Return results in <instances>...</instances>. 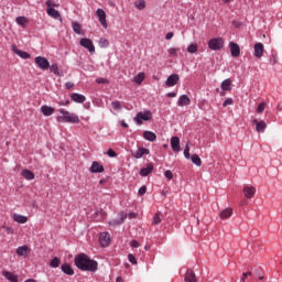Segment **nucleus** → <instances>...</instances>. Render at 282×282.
Segmentation results:
<instances>
[{
	"mask_svg": "<svg viewBox=\"0 0 282 282\" xmlns=\"http://www.w3.org/2000/svg\"><path fill=\"white\" fill-rule=\"evenodd\" d=\"M74 263L82 272H96L98 270V261L93 260L87 253H79L75 257Z\"/></svg>",
	"mask_w": 282,
	"mask_h": 282,
	"instance_id": "obj_1",
	"label": "nucleus"
},
{
	"mask_svg": "<svg viewBox=\"0 0 282 282\" xmlns=\"http://www.w3.org/2000/svg\"><path fill=\"white\" fill-rule=\"evenodd\" d=\"M59 113H62V116L57 117V122H69L70 124H78V122H80L77 115L70 113L65 109H59Z\"/></svg>",
	"mask_w": 282,
	"mask_h": 282,
	"instance_id": "obj_2",
	"label": "nucleus"
},
{
	"mask_svg": "<svg viewBox=\"0 0 282 282\" xmlns=\"http://www.w3.org/2000/svg\"><path fill=\"white\" fill-rule=\"evenodd\" d=\"M224 37H213L208 41V47L214 52H219V50H224Z\"/></svg>",
	"mask_w": 282,
	"mask_h": 282,
	"instance_id": "obj_3",
	"label": "nucleus"
},
{
	"mask_svg": "<svg viewBox=\"0 0 282 282\" xmlns=\"http://www.w3.org/2000/svg\"><path fill=\"white\" fill-rule=\"evenodd\" d=\"M151 116H153V113L150 110H147L144 112H138L134 117V122H137V124H142V120L147 122L151 120Z\"/></svg>",
	"mask_w": 282,
	"mask_h": 282,
	"instance_id": "obj_4",
	"label": "nucleus"
},
{
	"mask_svg": "<svg viewBox=\"0 0 282 282\" xmlns=\"http://www.w3.org/2000/svg\"><path fill=\"white\" fill-rule=\"evenodd\" d=\"M79 45H82V47H85V50H88L90 54H94L96 52V46H94V42H91L90 39H87V37L80 39Z\"/></svg>",
	"mask_w": 282,
	"mask_h": 282,
	"instance_id": "obj_5",
	"label": "nucleus"
},
{
	"mask_svg": "<svg viewBox=\"0 0 282 282\" xmlns=\"http://www.w3.org/2000/svg\"><path fill=\"white\" fill-rule=\"evenodd\" d=\"M96 14L99 19V23L102 25V28L105 30H107V28H109V25L107 24V13L105 12V10L97 9Z\"/></svg>",
	"mask_w": 282,
	"mask_h": 282,
	"instance_id": "obj_6",
	"label": "nucleus"
},
{
	"mask_svg": "<svg viewBox=\"0 0 282 282\" xmlns=\"http://www.w3.org/2000/svg\"><path fill=\"white\" fill-rule=\"evenodd\" d=\"M35 65H37V67H40V69L45 70L50 67V61H47L46 57L37 56V57H35Z\"/></svg>",
	"mask_w": 282,
	"mask_h": 282,
	"instance_id": "obj_7",
	"label": "nucleus"
},
{
	"mask_svg": "<svg viewBox=\"0 0 282 282\" xmlns=\"http://www.w3.org/2000/svg\"><path fill=\"white\" fill-rule=\"evenodd\" d=\"M229 50L234 58H238V56H241V47H239V44L235 42H229Z\"/></svg>",
	"mask_w": 282,
	"mask_h": 282,
	"instance_id": "obj_8",
	"label": "nucleus"
},
{
	"mask_svg": "<svg viewBox=\"0 0 282 282\" xmlns=\"http://www.w3.org/2000/svg\"><path fill=\"white\" fill-rule=\"evenodd\" d=\"M253 50H254L253 56H256V58H261L263 56V52H265V47L261 42L256 43L253 46Z\"/></svg>",
	"mask_w": 282,
	"mask_h": 282,
	"instance_id": "obj_9",
	"label": "nucleus"
},
{
	"mask_svg": "<svg viewBox=\"0 0 282 282\" xmlns=\"http://www.w3.org/2000/svg\"><path fill=\"white\" fill-rule=\"evenodd\" d=\"M242 193L247 199H252L257 193V188L254 186H245Z\"/></svg>",
	"mask_w": 282,
	"mask_h": 282,
	"instance_id": "obj_10",
	"label": "nucleus"
},
{
	"mask_svg": "<svg viewBox=\"0 0 282 282\" xmlns=\"http://www.w3.org/2000/svg\"><path fill=\"white\" fill-rule=\"evenodd\" d=\"M180 83V75L177 74H172L167 77L165 85L166 87H175Z\"/></svg>",
	"mask_w": 282,
	"mask_h": 282,
	"instance_id": "obj_11",
	"label": "nucleus"
},
{
	"mask_svg": "<svg viewBox=\"0 0 282 282\" xmlns=\"http://www.w3.org/2000/svg\"><path fill=\"white\" fill-rule=\"evenodd\" d=\"M111 242V238L109 232H101L99 236V243L102 248H107V246Z\"/></svg>",
	"mask_w": 282,
	"mask_h": 282,
	"instance_id": "obj_12",
	"label": "nucleus"
},
{
	"mask_svg": "<svg viewBox=\"0 0 282 282\" xmlns=\"http://www.w3.org/2000/svg\"><path fill=\"white\" fill-rule=\"evenodd\" d=\"M89 171L90 173H105V166H102V164L99 162L94 161L89 167Z\"/></svg>",
	"mask_w": 282,
	"mask_h": 282,
	"instance_id": "obj_13",
	"label": "nucleus"
},
{
	"mask_svg": "<svg viewBox=\"0 0 282 282\" xmlns=\"http://www.w3.org/2000/svg\"><path fill=\"white\" fill-rule=\"evenodd\" d=\"M46 13L48 17H52V19H55L56 21H63L61 12L54 8H47Z\"/></svg>",
	"mask_w": 282,
	"mask_h": 282,
	"instance_id": "obj_14",
	"label": "nucleus"
},
{
	"mask_svg": "<svg viewBox=\"0 0 282 282\" xmlns=\"http://www.w3.org/2000/svg\"><path fill=\"white\" fill-rule=\"evenodd\" d=\"M252 124H256V131L258 133H263V131H265L268 124L265 123V121H259L257 119L252 120Z\"/></svg>",
	"mask_w": 282,
	"mask_h": 282,
	"instance_id": "obj_15",
	"label": "nucleus"
},
{
	"mask_svg": "<svg viewBox=\"0 0 282 282\" xmlns=\"http://www.w3.org/2000/svg\"><path fill=\"white\" fill-rule=\"evenodd\" d=\"M2 276H4V279L10 282H19V276L10 271L3 270Z\"/></svg>",
	"mask_w": 282,
	"mask_h": 282,
	"instance_id": "obj_16",
	"label": "nucleus"
},
{
	"mask_svg": "<svg viewBox=\"0 0 282 282\" xmlns=\"http://www.w3.org/2000/svg\"><path fill=\"white\" fill-rule=\"evenodd\" d=\"M70 100H73V102H78L79 105H83V102H85L87 100V98L85 97V95H80L78 93H73L70 95Z\"/></svg>",
	"mask_w": 282,
	"mask_h": 282,
	"instance_id": "obj_17",
	"label": "nucleus"
},
{
	"mask_svg": "<svg viewBox=\"0 0 282 282\" xmlns=\"http://www.w3.org/2000/svg\"><path fill=\"white\" fill-rule=\"evenodd\" d=\"M150 151L147 148H139L138 151L132 153V158H135V160H140L143 155H149Z\"/></svg>",
	"mask_w": 282,
	"mask_h": 282,
	"instance_id": "obj_18",
	"label": "nucleus"
},
{
	"mask_svg": "<svg viewBox=\"0 0 282 282\" xmlns=\"http://www.w3.org/2000/svg\"><path fill=\"white\" fill-rule=\"evenodd\" d=\"M171 147H172V151H174L175 153H180L181 147H180V138L178 137L171 138Z\"/></svg>",
	"mask_w": 282,
	"mask_h": 282,
	"instance_id": "obj_19",
	"label": "nucleus"
},
{
	"mask_svg": "<svg viewBox=\"0 0 282 282\" xmlns=\"http://www.w3.org/2000/svg\"><path fill=\"white\" fill-rule=\"evenodd\" d=\"M61 270L64 274H67V276H74V269L70 263L62 264Z\"/></svg>",
	"mask_w": 282,
	"mask_h": 282,
	"instance_id": "obj_20",
	"label": "nucleus"
},
{
	"mask_svg": "<svg viewBox=\"0 0 282 282\" xmlns=\"http://www.w3.org/2000/svg\"><path fill=\"white\" fill-rule=\"evenodd\" d=\"M178 107H188L191 105V97L188 95H182L177 101Z\"/></svg>",
	"mask_w": 282,
	"mask_h": 282,
	"instance_id": "obj_21",
	"label": "nucleus"
},
{
	"mask_svg": "<svg viewBox=\"0 0 282 282\" xmlns=\"http://www.w3.org/2000/svg\"><path fill=\"white\" fill-rule=\"evenodd\" d=\"M153 173V163L147 165V167H142L140 170L141 177H147Z\"/></svg>",
	"mask_w": 282,
	"mask_h": 282,
	"instance_id": "obj_22",
	"label": "nucleus"
},
{
	"mask_svg": "<svg viewBox=\"0 0 282 282\" xmlns=\"http://www.w3.org/2000/svg\"><path fill=\"white\" fill-rule=\"evenodd\" d=\"M30 252H31V249H30V247H28V246H22V247H19L18 249H17V254H18V257H28V254H30Z\"/></svg>",
	"mask_w": 282,
	"mask_h": 282,
	"instance_id": "obj_23",
	"label": "nucleus"
},
{
	"mask_svg": "<svg viewBox=\"0 0 282 282\" xmlns=\"http://www.w3.org/2000/svg\"><path fill=\"white\" fill-rule=\"evenodd\" d=\"M12 52H14V54L20 56V58H24V59L30 58V53L17 48V45H12Z\"/></svg>",
	"mask_w": 282,
	"mask_h": 282,
	"instance_id": "obj_24",
	"label": "nucleus"
},
{
	"mask_svg": "<svg viewBox=\"0 0 282 282\" xmlns=\"http://www.w3.org/2000/svg\"><path fill=\"white\" fill-rule=\"evenodd\" d=\"M143 138L148 140V142H155V140H158V135L152 131H144Z\"/></svg>",
	"mask_w": 282,
	"mask_h": 282,
	"instance_id": "obj_25",
	"label": "nucleus"
},
{
	"mask_svg": "<svg viewBox=\"0 0 282 282\" xmlns=\"http://www.w3.org/2000/svg\"><path fill=\"white\" fill-rule=\"evenodd\" d=\"M12 219L13 221H17V224H28V216L13 214Z\"/></svg>",
	"mask_w": 282,
	"mask_h": 282,
	"instance_id": "obj_26",
	"label": "nucleus"
},
{
	"mask_svg": "<svg viewBox=\"0 0 282 282\" xmlns=\"http://www.w3.org/2000/svg\"><path fill=\"white\" fill-rule=\"evenodd\" d=\"M41 111L43 113V116H52V113H54L55 109L54 107H50L47 105H44L41 107Z\"/></svg>",
	"mask_w": 282,
	"mask_h": 282,
	"instance_id": "obj_27",
	"label": "nucleus"
},
{
	"mask_svg": "<svg viewBox=\"0 0 282 282\" xmlns=\"http://www.w3.org/2000/svg\"><path fill=\"white\" fill-rule=\"evenodd\" d=\"M220 219H229V217H232V208H226L219 214Z\"/></svg>",
	"mask_w": 282,
	"mask_h": 282,
	"instance_id": "obj_28",
	"label": "nucleus"
},
{
	"mask_svg": "<svg viewBox=\"0 0 282 282\" xmlns=\"http://www.w3.org/2000/svg\"><path fill=\"white\" fill-rule=\"evenodd\" d=\"M232 80H230L229 78L228 79H225L223 83H221V89L223 91H230V89H232Z\"/></svg>",
	"mask_w": 282,
	"mask_h": 282,
	"instance_id": "obj_29",
	"label": "nucleus"
},
{
	"mask_svg": "<svg viewBox=\"0 0 282 282\" xmlns=\"http://www.w3.org/2000/svg\"><path fill=\"white\" fill-rule=\"evenodd\" d=\"M185 282H197V276L193 271H187L185 274Z\"/></svg>",
	"mask_w": 282,
	"mask_h": 282,
	"instance_id": "obj_30",
	"label": "nucleus"
},
{
	"mask_svg": "<svg viewBox=\"0 0 282 282\" xmlns=\"http://www.w3.org/2000/svg\"><path fill=\"white\" fill-rule=\"evenodd\" d=\"M22 177H24V180H34L35 175L34 172L30 171V170H23L21 172Z\"/></svg>",
	"mask_w": 282,
	"mask_h": 282,
	"instance_id": "obj_31",
	"label": "nucleus"
},
{
	"mask_svg": "<svg viewBox=\"0 0 282 282\" xmlns=\"http://www.w3.org/2000/svg\"><path fill=\"white\" fill-rule=\"evenodd\" d=\"M50 72H52V74H54L55 76H63V74H61V70L58 68V64H52L48 67Z\"/></svg>",
	"mask_w": 282,
	"mask_h": 282,
	"instance_id": "obj_32",
	"label": "nucleus"
},
{
	"mask_svg": "<svg viewBox=\"0 0 282 282\" xmlns=\"http://www.w3.org/2000/svg\"><path fill=\"white\" fill-rule=\"evenodd\" d=\"M144 78H145L144 73H139L137 76H134L133 82L137 85H142V83H144Z\"/></svg>",
	"mask_w": 282,
	"mask_h": 282,
	"instance_id": "obj_33",
	"label": "nucleus"
},
{
	"mask_svg": "<svg viewBox=\"0 0 282 282\" xmlns=\"http://www.w3.org/2000/svg\"><path fill=\"white\" fill-rule=\"evenodd\" d=\"M15 21H17L18 25H21V28H25V25H28V23H29V20L25 17H18L15 19Z\"/></svg>",
	"mask_w": 282,
	"mask_h": 282,
	"instance_id": "obj_34",
	"label": "nucleus"
},
{
	"mask_svg": "<svg viewBox=\"0 0 282 282\" xmlns=\"http://www.w3.org/2000/svg\"><path fill=\"white\" fill-rule=\"evenodd\" d=\"M119 220H113V224H116V226H120V224H124V219H127V213L121 212L119 214Z\"/></svg>",
	"mask_w": 282,
	"mask_h": 282,
	"instance_id": "obj_35",
	"label": "nucleus"
},
{
	"mask_svg": "<svg viewBox=\"0 0 282 282\" xmlns=\"http://www.w3.org/2000/svg\"><path fill=\"white\" fill-rule=\"evenodd\" d=\"M61 265V258L55 257L50 261L51 268H58Z\"/></svg>",
	"mask_w": 282,
	"mask_h": 282,
	"instance_id": "obj_36",
	"label": "nucleus"
},
{
	"mask_svg": "<svg viewBox=\"0 0 282 282\" xmlns=\"http://www.w3.org/2000/svg\"><path fill=\"white\" fill-rule=\"evenodd\" d=\"M191 161L193 162V164H196V166H202V159L199 158V155L193 154L191 156Z\"/></svg>",
	"mask_w": 282,
	"mask_h": 282,
	"instance_id": "obj_37",
	"label": "nucleus"
},
{
	"mask_svg": "<svg viewBox=\"0 0 282 282\" xmlns=\"http://www.w3.org/2000/svg\"><path fill=\"white\" fill-rule=\"evenodd\" d=\"M72 28H73V31L75 32V34H83L80 23L73 22Z\"/></svg>",
	"mask_w": 282,
	"mask_h": 282,
	"instance_id": "obj_38",
	"label": "nucleus"
},
{
	"mask_svg": "<svg viewBox=\"0 0 282 282\" xmlns=\"http://www.w3.org/2000/svg\"><path fill=\"white\" fill-rule=\"evenodd\" d=\"M197 50H198L197 43L189 44L187 47V52L189 54H197Z\"/></svg>",
	"mask_w": 282,
	"mask_h": 282,
	"instance_id": "obj_39",
	"label": "nucleus"
},
{
	"mask_svg": "<svg viewBox=\"0 0 282 282\" xmlns=\"http://www.w3.org/2000/svg\"><path fill=\"white\" fill-rule=\"evenodd\" d=\"M160 215H162L161 213H156L154 216H153V219H152V224L154 226H159V224H162V218H160Z\"/></svg>",
	"mask_w": 282,
	"mask_h": 282,
	"instance_id": "obj_40",
	"label": "nucleus"
},
{
	"mask_svg": "<svg viewBox=\"0 0 282 282\" xmlns=\"http://www.w3.org/2000/svg\"><path fill=\"white\" fill-rule=\"evenodd\" d=\"M134 6L138 10H144L147 8V2L144 0H139Z\"/></svg>",
	"mask_w": 282,
	"mask_h": 282,
	"instance_id": "obj_41",
	"label": "nucleus"
},
{
	"mask_svg": "<svg viewBox=\"0 0 282 282\" xmlns=\"http://www.w3.org/2000/svg\"><path fill=\"white\" fill-rule=\"evenodd\" d=\"M111 105H112V109H115V111H120V109H122V104L119 100L112 101Z\"/></svg>",
	"mask_w": 282,
	"mask_h": 282,
	"instance_id": "obj_42",
	"label": "nucleus"
},
{
	"mask_svg": "<svg viewBox=\"0 0 282 282\" xmlns=\"http://www.w3.org/2000/svg\"><path fill=\"white\" fill-rule=\"evenodd\" d=\"M99 47H109V40L101 37L99 39Z\"/></svg>",
	"mask_w": 282,
	"mask_h": 282,
	"instance_id": "obj_43",
	"label": "nucleus"
},
{
	"mask_svg": "<svg viewBox=\"0 0 282 282\" xmlns=\"http://www.w3.org/2000/svg\"><path fill=\"white\" fill-rule=\"evenodd\" d=\"M269 63L271 65H276L279 63V57L276 56V54H272L269 58Z\"/></svg>",
	"mask_w": 282,
	"mask_h": 282,
	"instance_id": "obj_44",
	"label": "nucleus"
},
{
	"mask_svg": "<svg viewBox=\"0 0 282 282\" xmlns=\"http://www.w3.org/2000/svg\"><path fill=\"white\" fill-rule=\"evenodd\" d=\"M128 260L130 261V263H132V265H138V259H135V256H133V253L128 254Z\"/></svg>",
	"mask_w": 282,
	"mask_h": 282,
	"instance_id": "obj_45",
	"label": "nucleus"
},
{
	"mask_svg": "<svg viewBox=\"0 0 282 282\" xmlns=\"http://www.w3.org/2000/svg\"><path fill=\"white\" fill-rule=\"evenodd\" d=\"M96 83L98 85H109V79L100 77L96 79Z\"/></svg>",
	"mask_w": 282,
	"mask_h": 282,
	"instance_id": "obj_46",
	"label": "nucleus"
},
{
	"mask_svg": "<svg viewBox=\"0 0 282 282\" xmlns=\"http://www.w3.org/2000/svg\"><path fill=\"white\" fill-rule=\"evenodd\" d=\"M184 155L186 160H191V148L188 147V144L184 149Z\"/></svg>",
	"mask_w": 282,
	"mask_h": 282,
	"instance_id": "obj_47",
	"label": "nucleus"
},
{
	"mask_svg": "<svg viewBox=\"0 0 282 282\" xmlns=\"http://www.w3.org/2000/svg\"><path fill=\"white\" fill-rule=\"evenodd\" d=\"M256 111L257 113H262L263 111H265V102H261Z\"/></svg>",
	"mask_w": 282,
	"mask_h": 282,
	"instance_id": "obj_48",
	"label": "nucleus"
},
{
	"mask_svg": "<svg viewBox=\"0 0 282 282\" xmlns=\"http://www.w3.org/2000/svg\"><path fill=\"white\" fill-rule=\"evenodd\" d=\"M46 7L47 8H58V4L56 2H54V0H47Z\"/></svg>",
	"mask_w": 282,
	"mask_h": 282,
	"instance_id": "obj_49",
	"label": "nucleus"
},
{
	"mask_svg": "<svg viewBox=\"0 0 282 282\" xmlns=\"http://www.w3.org/2000/svg\"><path fill=\"white\" fill-rule=\"evenodd\" d=\"M106 153L109 158H118V153H116V151H113V149H108V151Z\"/></svg>",
	"mask_w": 282,
	"mask_h": 282,
	"instance_id": "obj_50",
	"label": "nucleus"
},
{
	"mask_svg": "<svg viewBox=\"0 0 282 282\" xmlns=\"http://www.w3.org/2000/svg\"><path fill=\"white\" fill-rule=\"evenodd\" d=\"M138 195L142 196V195H147V185H142L139 188Z\"/></svg>",
	"mask_w": 282,
	"mask_h": 282,
	"instance_id": "obj_51",
	"label": "nucleus"
},
{
	"mask_svg": "<svg viewBox=\"0 0 282 282\" xmlns=\"http://www.w3.org/2000/svg\"><path fill=\"white\" fill-rule=\"evenodd\" d=\"M177 52H178V48L171 47V48L169 50V55H170V56H176V55H177Z\"/></svg>",
	"mask_w": 282,
	"mask_h": 282,
	"instance_id": "obj_52",
	"label": "nucleus"
},
{
	"mask_svg": "<svg viewBox=\"0 0 282 282\" xmlns=\"http://www.w3.org/2000/svg\"><path fill=\"white\" fill-rule=\"evenodd\" d=\"M234 102L232 98H228L223 102V107H228V105H232Z\"/></svg>",
	"mask_w": 282,
	"mask_h": 282,
	"instance_id": "obj_53",
	"label": "nucleus"
},
{
	"mask_svg": "<svg viewBox=\"0 0 282 282\" xmlns=\"http://www.w3.org/2000/svg\"><path fill=\"white\" fill-rule=\"evenodd\" d=\"M248 276H252V272H246V273H243V274H242V278H241V281H242V282H246L247 279H248Z\"/></svg>",
	"mask_w": 282,
	"mask_h": 282,
	"instance_id": "obj_54",
	"label": "nucleus"
},
{
	"mask_svg": "<svg viewBox=\"0 0 282 282\" xmlns=\"http://www.w3.org/2000/svg\"><path fill=\"white\" fill-rule=\"evenodd\" d=\"M164 175L167 180H171L173 177V172H171V170H166Z\"/></svg>",
	"mask_w": 282,
	"mask_h": 282,
	"instance_id": "obj_55",
	"label": "nucleus"
},
{
	"mask_svg": "<svg viewBox=\"0 0 282 282\" xmlns=\"http://www.w3.org/2000/svg\"><path fill=\"white\" fill-rule=\"evenodd\" d=\"M130 246H131V248H140V242H138V240H132L130 242Z\"/></svg>",
	"mask_w": 282,
	"mask_h": 282,
	"instance_id": "obj_56",
	"label": "nucleus"
},
{
	"mask_svg": "<svg viewBox=\"0 0 282 282\" xmlns=\"http://www.w3.org/2000/svg\"><path fill=\"white\" fill-rule=\"evenodd\" d=\"M3 228L6 229V232H8L9 235H14V229H12L8 226H4Z\"/></svg>",
	"mask_w": 282,
	"mask_h": 282,
	"instance_id": "obj_57",
	"label": "nucleus"
},
{
	"mask_svg": "<svg viewBox=\"0 0 282 282\" xmlns=\"http://www.w3.org/2000/svg\"><path fill=\"white\" fill-rule=\"evenodd\" d=\"M174 36V33L173 32H169L166 35H165V39L166 41H171V39H173Z\"/></svg>",
	"mask_w": 282,
	"mask_h": 282,
	"instance_id": "obj_58",
	"label": "nucleus"
},
{
	"mask_svg": "<svg viewBox=\"0 0 282 282\" xmlns=\"http://www.w3.org/2000/svg\"><path fill=\"white\" fill-rule=\"evenodd\" d=\"M65 87H66V89H72V88L74 87V83L67 82V83L65 84Z\"/></svg>",
	"mask_w": 282,
	"mask_h": 282,
	"instance_id": "obj_59",
	"label": "nucleus"
},
{
	"mask_svg": "<svg viewBox=\"0 0 282 282\" xmlns=\"http://www.w3.org/2000/svg\"><path fill=\"white\" fill-rule=\"evenodd\" d=\"M121 127H123V129H129V124L127 122H124V120L120 121Z\"/></svg>",
	"mask_w": 282,
	"mask_h": 282,
	"instance_id": "obj_60",
	"label": "nucleus"
},
{
	"mask_svg": "<svg viewBox=\"0 0 282 282\" xmlns=\"http://www.w3.org/2000/svg\"><path fill=\"white\" fill-rule=\"evenodd\" d=\"M177 96V93H169L167 98H175Z\"/></svg>",
	"mask_w": 282,
	"mask_h": 282,
	"instance_id": "obj_61",
	"label": "nucleus"
},
{
	"mask_svg": "<svg viewBox=\"0 0 282 282\" xmlns=\"http://www.w3.org/2000/svg\"><path fill=\"white\" fill-rule=\"evenodd\" d=\"M129 217H130V219H135L137 215H135V213H130Z\"/></svg>",
	"mask_w": 282,
	"mask_h": 282,
	"instance_id": "obj_62",
	"label": "nucleus"
},
{
	"mask_svg": "<svg viewBox=\"0 0 282 282\" xmlns=\"http://www.w3.org/2000/svg\"><path fill=\"white\" fill-rule=\"evenodd\" d=\"M278 109H279V111H282V105L281 104L278 105Z\"/></svg>",
	"mask_w": 282,
	"mask_h": 282,
	"instance_id": "obj_63",
	"label": "nucleus"
},
{
	"mask_svg": "<svg viewBox=\"0 0 282 282\" xmlns=\"http://www.w3.org/2000/svg\"><path fill=\"white\" fill-rule=\"evenodd\" d=\"M122 281V278L121 276H118L117 278V282H121Z\"/></svg>",
	"mask_w": 282,
	"mask_h": 282,
	"instance_id": "obj_64",
	"label": "nucleus"
}]
</instances>
